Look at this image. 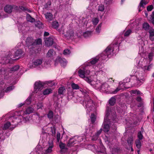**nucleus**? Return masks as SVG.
I'll return each instance as SVG.
<instances>
[{"instance_id": "obj_47", "label": "nucleus", "mask_w": 154, "mask_h": 154, "mask_svg": "<svg viewBox=\"0 0 154 154\" xmlns=\"http://www.w3.org/2000/svg\"><path fill=\"white\" fill-rule=\"evenodd\" d=\"M59 146L60 148L61 149H65V144L60 142L59 143Z\"/></svg>"}, {"instance_id": "obj_21", "label": "nucleus", "mask_w": 154, "mask_h": 154, "mask_svg": "<svg viewBox=\"0 0 154 154\" xmlns=\"http://www.w3.org/2000/svg\"><path fill=\"white\" fill-rule=\"evenodd\" d=\"M52 90L51 88H47L45 89L43 91V94L45 95H47L51 93Z\"/></svg>"}, {"instance_id": "obj_46", "label": "nucleus", "mask_w": 154, "mask_h": 154, "mask_svg": "<svg viewBox=\"0 0 154 154\" xmlns=\"http://www.w3.org/2000/svg\"><path fill=\"white\" fill-rule=\"evenodd\" d=\"M70 53V50L68 49H66L64 51L63 53L64 55H68Z\"/></svg>"}, {"instance_id": "obj_20", "label": "nucleus", "mask_w": 154, "mask_h": 154, "mask_svg": "<svg viewBox=\"0 0 154 154\" xmlns=\"http://www.w3.org/2000/svg\"><path fill=\"white\" fill-rule=\"evenodd\" d=\"M42 62V59H37L33 62V63L35 66H37L41 65Z\"/></svg>"}, {"instance_id": "obj_25", "label": "nucleus", "mask_w": 154, "mask_h": 154, "mask_svg": "<svg viewBox=\"0 0 154 154\" xmlns=\"http://www.w3.org/2000/svg\"><path fill=\"white\" fill-rule=\"evenodd\" d=\"M23 53L22 50L21 49H19L17 50L15 53V56L18 57L21 55Z\"/></svg>"}, {"instance_id": "obj_24", "label": "nucleus", "mask_w": 154, "mask_h": 154, "mask_svg": "<svg viewBox=\"0 0 154 154\" xmlns=\"http://www.w3.org/2000/svg\"><path fill=\"white\" fill-rule=\"evenodd\" d=\"M59 24L58 22L56 21H54L52 23V26L54 29H57L58 28Z\"/></svg>"}, {"instance_id": "obj_45", "label": "nucleus", "mask_w": 154, "mask_h": 154, "mask_svg": "<svg viewBox=\"0 0 154 154\" xmlns=\"http://www.w3.org/2000/svg\"><path fill=\"white\" fill-rule=\"evenodd\" d=\"M37 108L38 109H42L43 107V104L42 103H39L37 105Z\"/></svg>"}, {"instance_id": "obj_54", "label": "nucleus", "mask_w": 154, "mask_h": 154, "mask_svg": "<svg viewBox=\"0 0 154 154\" xmlns=\"http://www.w3.org/2000/svg\"><path fill=\"white\" fill-rule=\"evenodd\" d=\"M101 24H100L97 26L96 29V31L97 32V33H99L100 32V31L101 29Z\"/></svg>"}, {"instance_id": "obj_17", "label": "nucleus", "mask_w": 154, "mask_h": 154, "mask_svg": "<svg viewBox=\"0 0 154 154\" xmlns=\"http://www.w3.org/2000/svg\"><path fill=\"white\" fill-rule=\"evenodd\" d=\"M149 65L148 66H145L142 67V69L144 71H145L146 70H149L150 69L152 68L153 66L152 64L150 63V62H149Z\"/></svg>"}, {"instance_id": "obj_38", "label": "nucleus", "mask_w": 154, "mask_h": 154, "mask_svg": "<svg viewBox=\"0 0 154 154\" xmlns=\"http://www.w3.org/2000/svg\"><path fill=\"white\" fill-rule=\"evenodd\" d=\"M51 5V2L50 1H49L45 5V8L46 9H48L50 8V6Z\"/></svg>"}, {"instance_id": "obj_48", "label": "nucleus", "mask_w": 154, "mask_h": 154, "mask_svg": "<svg viewBox=\"0 0 154 154\" xmlns=\"http://www.w3.org/2000/svg\"><path fill=\"white\" fill-rule=\"evenodd\" d=\"M150 20L152 21V23H154V11L152 12V14L150 16Z\"/></svg>"}, {"instance_id": "obj_11", "label": "nucleus", "mask_w": 154, "mask_h": 154, "mask_svg": "<svg viewBox=\"0 0 154 154\" xmlns=\"http://www.w3.org/2000/svg\"><path fill=\"white\" fill-rule=\"evenodd\" d=\"M17 119L14 118V117H11L10 118V121H11L10 122L11 125L14 126L13 128L16 127V125H17L18 123V121H17Z\"/></svg>"}, {"instance_id": "obj_40", "label": "nucleus", "mask_w": 154, "mask_h": 154, "mask_svg": "<svg viewBox=\"0 0 154 154\" xmlns=\"http://www.w3.org/2000/svg\"><path fill=\"white\" fill-rule=\"evenodd\" d=\"M47 116L49 119H52L53 116V112L52 111H50L47 114Z\"/></svg>"}, {"instance_id": "obj_52", "label": "nucleus", "mask_w": 154, "mask_h": 154, "mask_svg": "<svg viewBox=\"0 0 154 154\" xmlns=\"http://www.w3.org/2000/svg\"><path fill=\"white\" fill-rule=\"evenodd\" d=\"M14 88V87L13 86H10L8 87L5 90V91L6 92H8L9 91H10L11 90H12Z\"/></svg>"}, {"instance_id": "obj_8", "label": "nucleus", "mask_w": 154, "mask_h": 154, "mask_svg": "<svg viewBox=\"0 0 154 154\" xmlns=\"http://www.w3.org/2000/svg\"><path fill=\"white\" fill-rule=\"evenodd\" d=\"M149 38L151 40L154 41V29H150L149 31ZM152 49L154 50V42L152 44Z\"/></svg>"}, {"instance_id": "obj_22", "label": "nucleus", "mask_w": 154, "mask_h": 154, "mask_svg": "<svg viewBox=\"0 0 154 154\" xmlns=\"http://www.w3.org/2000/svg\"><path fill=\"white\" fill-rule=\"evenodd\" d=\"M11 125L10 122H7L4 125L3 129V130H5L8 129L9 127Z\"/></svg>"}, {"instance_id": "obj_3", "label": "nucleus", "mask_w": 154, "mask_h": 154, "mask_svg": "<svg viewBox=\"0 0 154 154\" xmlns=\"http://www.w3.org/2000/svg\"><path fill=\"white\" fill-rule=\"evenodd\" d=\"M83 139L82 137L80 136H75L73 137L70 138L68 143L69 146H71L75 144H77L82 141Z\"/></svg>"}, {"instance_id": "obj_32", "label": "nucleus", "mask_w": 154, "mask_h": 154, "mask_svg": "<svg viewBox=\"0 0 154 154\" xmlns=\"http://www.w3.org/2000/svg\"><path fill=\"white\" fill-rule=\"evenodd\" d=\"M19 8L21 10L23 11H27L29 13L31 12V11L30 10L27 8L23 6H19Z\"/></svg>"}, {"instance_id": "obj_2", "label": "nucleus", "mask_w": 154, "mask_h": 154, "mask_svg": "<svg viewBox=\"0 0 154 154\" xmlns=\"http://www.w3.org/2000/svg\"><path fill=\"white\" fill-rule=\"evenodd\" d=\"M42 44V40L41 38H38L34 40L31 37H28L26 40V45L29 49L30 51L33 50L37 45H39Z\"/></svg>"}, {"instance_id": "obj_50", "label": "nucleus", "mask_w": 154, "mask_h": 154, "mask_svg": "<svg viewBox=\"0 0 154 154\" xmlns=\"http://www.w3.org/2000/svg\"><path fill=\"white\" fill-rule=\"evenodd\" d=\"M104 10V7L103 5H101L99 6L98 10L101 11H103Z\"/></svg>"}, {"instance_id": "obj_61", "label": "nucleus", "mask_w": 154, "mask_h": 154, "mask_svg": "<svg viewBox=\"0 0 154 154\" xmlns=\"http://www.w3.org/2000/svg\"><path fill=\"white\" fill-rule=\"evenodd\" d=\"M52 132L53 134L54 135L56 133V130L54 128H53L52 129Z\"/></svg>"}, {"instance_id": "obj_44", "label": "nucleus", "mask_w": 154, "mask_h": 154, "mask_svg": "<svg viewBox=\"0 0 154 154\" xmlns=\"http://www.w3.org/2000/svg\"><path fill=\"white\" fill-rule=\"evenodd\" d=\"M19 66L18 65L16 66L13 67L11 69V71H17L19 69Z\"/></svg>"}, {"instance_id": "obj_18", "label": "nucleus", "mask_w": 154, "mask_h": 154, "mask_svg": "<svg viewBox=\"0 0 154 154\" xmlns=\"http://www.w3.org/2000/svg\"><path fill=\"white\" fill-rule=\"evenodd\" d=\"M55 52L53 49L49 50L47 54V57H51L53 56Z\"/></svg>"}, {"instance_id": "obj_27", "label": "nucleus", "mask_w": 154, "mask_h": 154, "mask_svg": "<svg viewBox=\"0 0 154 154\" xmlns=\"http://www.w3.org/2000/svg\"><path fill=\"white\" fill-rule=\"evenodd\" d=\"M149 24L147 23H144L143 24V28L145 30H148L149 28Z\"/></svg>"}, {"instance_id": "obj_41", "label": "nucleus", "mask_w": 154, "mask_h": 154, "mask_svg": "<svg viewBox=\"0 0 154 154\" xmlns=\"http://www.w3.org/2000/svg\"><path fill=\"white\" fill-rule=\"evenodd\" d=\"M128 83L127 82H125V80H124V82L122 83V85L124 86V88L126 89H128L131 87L130 86L128 85Z\"/></svg>"}, {"instance_id": "obj_1", "label": "nucleus", "mask_w": 154, "mask_h": 154, "mask_svg": "<svg viewBox=\"0 0 154 154\" xmlns=\"http://www.w3.org/2000/svg\"><path fill=\"white\" fill-rule=\"evenodd\" d=\"M82 93L84 95V100L83 101V105L85 108L87 109V110L89 112L91 110L93 106V101L88 95L87 93L84 91H82Z\"/></svg>"}, {"instance_id": "obj_9", "label": "nucleus", "mask_w": 154, "mask_h": 154, "mask_svg": "<svg viewBox=\"0 0 154 154\" xmlns=\"http://www.w3.org/2000/svg\"><path fill=\"white\" fill-rule=\"evenodd\" d=\"M109 46H112V50L114 54H116L119 51V47L117 42H116L115 44H111Z\"/></svg>"}, {"instance_id": "obj_5", "label": "nucleus", "mask_w": 154, "mask_h": 154, "mask_svg": "<svg viewBox=\"0 0 154 154\" xmlns=\"http://www.w3.org/2000/svg\"><path fill=\"white\" fill-rule=\"evenodd\" d=\"M99 84H98L97 83L96 85V86L98 88L102 90L103 91H106L108 90L107 88L108 87V85L107 84H102L100 83L98 81Z\"/></svg>"}, {"instance_id": "obj_42", "label": "nucleus", "mask_w": 154, "mask_h": 154, "mask_svg": "<svg viewBox=\"0 0 154 154\" xmlns=\"http://www.w3.org/2000/svg\"><path fill=\"white\" fill-rule=\"evenodd\" d=\"M133 141V138L131 137L128 138L127 140V142L128 145L129 146H131Z\"/></svg>"}, {"instance_id": "obj_60", "label": "nucleus", "mask_w": 154, "mask_h": 154, "mask_svg": "<svg viewBox=\"0 0 154 154\" xmlns=\"http://www.w3.org/2000/svg\"><path fill=\"white\" fill-rule=\"evenodd\" d=\"M120 90V89L117 88L115 91L113 92V93L114 94H116L118 91H119Z\"/></svg>"}, {"instance_id": "obj_56", "label": "nucleus", "mask_w": 154, "mask_h": 154, "mask_svg": "<svg viewBox=\"0 0 154 154\" xmlns=\"http://www.w3.org/2000/svg\"><path fill=\"white\" fill-rule=\"evenodd\" d=\"M60 134L59 132H57V138L58 142H59L60 140Z\"/></svg>"}, {"instance_id": "obj_14", "label": "nucleus", "mask_w": 154, "mask_h": 154, "mask_svg": "<svg viewBox=\"0 0 154 154\" xmlns=\"http://www.w3.org/2000/svg\"><path fill=\"white\" fill-rule=\"evenodd\" d=\"M26 19L27 21L31 23H33L35 20V19L32 17L30 15L28 14H26Z\"/></svg>"}, {"instance_id": "obj_53", "label": "nucleus", "mask_w": 154, "mask_h": 154, "mask_svg": "<svg viewBox=\"0 0 154 154\" xmlns=\"http://www.w3.org/2000/svg\"><path fill=\"white\" fill-rule=\"evenodd\" d=\"M146 9L148 11H151L153 9V6L152 5H151L148 6Z\"/></svg>"}, {"instance_id": "obj_36", "label": "nucleus", "mask_w": 154, "mask_h": 154, "mask_svg": "<svg viewBox=\"0 0 154 154\" xmlns=\"http://www.w3.org/2000/svg\"><path fill=\"white\" fill-rule=\"evenodd\" d=\"M36 27H38L39 28H42L43 26L42 23L39 21H38L35 24Z\"/></svg>"}, {"instance_id": "obj_43", "label": "nucleus", "mask_w": 154, "mask_h": 154, "mask_svg": "<svg viewBox=\"0 0 154 154\" xmlns=\"http://www.w3.org/2000/svg\"><path fill=\"white\" fill-rule=\"evenodd\" d=\"M131 93L134 94H137V95H140L141 94V92L137 90H132Z\"/></svg>"}, {"instance_id": "obj_4", "label": "nucleus", "mask_w": 154, "mask_h": 154, "mask_svg": "<svg viewBox=\"0 0 154 154\" xmlns=\"http://www.w3.org/2000/svg\"><path fill=\"white\" fill-rule=\"evenodd\" d=\"M113 54L114 53L112 50V46H109L105 50L104 54H102L101 56L103 57V56H104V59H105L107 57L110 58Z\"/></svg>"}, {"instance_id": "obj_16", "label": "nucleus", "mask_w": 154, "mask_h": 154, "mask_svg": "<svg viewBox=\"0 0 154 154\" xmlns=\"http://www.w3.org/2000/svg\"><path fill=\"white\" fill-rule=\"evenodd\" d=\"M78 73L79 76L81 78H84L85 76L84 70L80 69L78 71Z\"/></svg>"}, {"instance_id": "obj_57", "label": "nucleus", "mask_w": 154, "mask_h": 154, "mask_svg": "<svg viewBox=\"0 0 154 154\" xmlns=\"http://www.w3.org/2000/svg\"><path fill=\"white\" fill-rule=\"evenodd\" d=\"M47 83L48 85H49V84L51 83V85H49V86H53V85H54V82H52L51 81H49L47 82Z\"/></svg>"}, {"instance_id": "obj_31", "label": "nucleus", "mask_w": 154, "mask_h": 154, "mask_svg": "<svg viewBox=\"0 0 154 154\" xmlns=\"http://www.w3.org/2000/svg\"><path fill=\"white\" fill-rule=\"evenodd\" d=\"M154 55V53L152 52L149 53L148 55V57L149 60V62H151L152 61Z\"/></svg>"}, {"instance_id": "obj_55", "label": "nucleus", "mask_w": 154, "mask_h": 154, "mask_svg": "<svg viewBox=\"0 0 154 154\" xmlns=\"http://www.w3.org/2000/svg\"><path fill=\"white\" fill-rule=\"evenodd\" d=\"M84 80L86 81L88 83L91 84V82H92V81L88 77H85V76L84 77Z\"/></svg>"}, {"instance_id": "obj_12", "label": "nucleus", "mask_w": 154, "mask_h": 154, "mask_svg": "<svg viewBox=\"0 0 154 154\" xmlns=\"http://www.w3.org/2000/svg\"><path fill=\"white\" fill-rule=\"evenodd\" d=\"M45 18L48 21H50L53 19V15L50 12H47L44 14Z\"/></svg>"}, {"instance_id": "obj_64", "label": "nucleus", "mask_w": 154, "mask_h": 154, "mask_svg": "<svg viewBox=\"0 0 154 154\" xmlns=\"http://www.w3.org/2000/svg\"><path fill=\"white\" fill-rule=\"evenodd\" d=\"M49 32H45L44 33V36H46L49 35Z\"/></svg>"}, {"instance_id": "obj_34", "label": "nucleus", "mask_w": 154, "mask_h": 154, "mask_svg": "<svg viewBox=\"0 0 154 154\" xmlns=\"http://www.w3.org/2000/svg\"><path fill=\"white\" fill-rule=\"evenodd\" d=\"M91 122H92V123H94L95 122V121L96 120V116L94 114H92L91 115Z\"/></svg>"}, {"instance_id": "obj_10", "label": "nucleus", "mask_w": 154, "mask_h": 154, "mask_svg": "<svg viewBox=\"0 0 154 154\" xmlns=\"http://www.w3.org/2000/svg\"><path fill=\"white\" fill-rule=\"evenodd\" d=\"M54 40L51 37L47 38L45 40V45L49 47L52 45L54 43Z\"/></svg>"}, {"instance_id": "obj_63", "label": "nucleus", "mask_w": 154, "mask_h": 154, "mask_svg": "<svg viewBox=\"0 0 154 154\" xmlns=\"http://www.w3.org/2000/svg\"><path fill=\"white\" fill-rule=\"evenodd\" d=\"M137 81H139L140 82H142L144 81V79L143 78L139 79V78L137 79Z\"/></svg>"}, {"instance_id": "obj_39", "label": "nucleus", "mask_w": 154, "mask_h": 154, "mask_svg": "<svg viewBox=\"0 0 154 154\" xmlns=\"http://www.w3.org/2000/svg\"><path fill=\"white\" fill-rule=\"evenodd\" d=\"M93 133V131L91 130V129H87L86 130V131L85 132V134L86 135H88L89 136H91L92 134Z\"/></svg>"}, {"instance_id": "obj_51", "label": "nucleus", "mask_w": 154, "mask_h": 154, "mask_svg": "<svg viewBox=\"0 0 154 154\" xmlns=\"http://www.w3.org/2000/svg\"><path fill=\"white\" fill-rule=\"evenodd\" d=\"M98 59L96 58H95L92 59L90 61V63L92 64H94L98 62Z\"/></svg>"}, {"instance_id": "obj_30", "label": "nucleus", "mask_w": 154, "mask_h": 154, "mask_svg": "<svg viewBox=\"0 0 154 154\" xmlns=\"http://www.w3.org/2000/svg\"><path fill=\"white\" fill-rule=\"evenodd\" d=\"M71 86L73 89H78L79 88V87L78 85L74 83H72L71 85Z\"/></svg>"}, {"instance_id": "obj_29", "label": "nucleus", "mask_w": 154, "mask_h": 154, "mask_svg": "<svg viewBox=\"0 0 154 154\" xmlns=\"http://www.w3.org/2000/svg\"><path fill=\"white\" fill-rule=\"evenodd\" d=\"M33 109L31 107H28L26 110V113L29 114L33 112Z\"/></svg>"}, {"instance_id": "obj_33", "label": "nucleus", "mask_w": 154, "mask_h": 154, "mask_svg": "<svg viewBox=\"0 0 154 154\" xmlns=\"http://www.w3.org/2000/svg\"><path fill=\"white\" fill-rule=\"evenodd\" d=\"M92 21L94 25H96L99 22V20L98 18H95L92 19Z\"/></svg>"}, {"instance_id": "obj_19", "label": "nucleus", "mask_w": 154, "mask_h": 154, "mask_svg": "<svg viewBox=\"0 0 154 154\" xmlns=\"http://www.w3.org/2000/svg\"><path fill=\"white\" fill-rule=\"evenodd\" d=\"M92 31H88L83 33V36L85 38H87L91 36L92 35Z\"/></svg>"}, {"instance_id": "obj_28", "label": "nucleus", "mask_w": 154, "mask_h": 154, "mask_svg": "<svg viewBox=\"0 0 154 154\" xmlns=\"http://www.w3.org/2000/svg\"><path fill=\"white\" fill-rule=\"evenodd\" d=\"M65 91V89L64 87H60L58 91V94H63L64 91Z\"/></svg>"}, {"instance_id": "obj_37", "label": "nucleus", "mask_w": 154, "mask_h": 154, "mask_svg": "<svg viewBox=\"0 0 154 154\" xmlns=\"http://www.w3.org/2000/svg\"><path fill=\"white\" fill-rule=\"evenodd\" d=\"M132 32L131 30L130 29H129L125 32L124 34V35L125 37L128 36Z\"/></svg>"}, {"instance_id": "obj_49", "label": "nucleus", "mask_w": 154, "mask_h": 154, "mask_svg": "<svg viewBox=\"0 0 154 154\" xmlns=\"http://www.w3.org/2000/svg\"><path fill=\"white\" fill-rule=\"evenodd\" d=\"M138 137V138L139 140H141L143 139V135L141 131L138 132L137 135Z\"/></svg>"}, {"instance_id": "obj_35", "label": "nucleus", "mask_w": 154, "mask_h": 154, "mask_svg": "<svg viewBox=\"0 0 154 154\" xmlns=\"http://www.w3.org/2000/svg\"><path fill=\"white\" fill-rule=\"evenodd\" d=\"M135 144L136 147L140 149L141 146V143L140 140H137L135 141Z\"/></svg>"}, {"instance_id": "obj_59", "label": "nucleus", "mask_w": 154, "mask_h": 154, "mask_svg": "<svg viewBox=\"0 0 154 154\" xmlns=\"http://www.w3.org/2000/svg\"><path fill=\"white\" fill-rule=\"evenodd\" d=\"M136 100L138 102H140L141 101L142 99L140 97H138L136 98Z\"/></svg>"}, {"instance_id": "obj_15", "label": "nucleus", "mask_w": 154, "mask_h": 154, "mask_svg": "<svg viewBox=\"0 0 154 154\" xmlns=\"http://www.w3.org/2000/svg\"><path fill=\"white\" fill-rule=\"evenodd\" d=\"M148 2L146 0H141L139 4V7H141L143 8H145V5L147 4Z\"/></svg>"}, {"instance_id": "obj_26", "label": "nucleus", "mask_w": 154, "mask_h": 154, "mask_svg": "<svg viewBox=\"0 0 154 154\" xmlns=\"http://www.w3.org/2000/svg\"><path fill=\"white\" fill-rule=\"evenodd\" d=\"M109 129V126L108 124H105L104 125L103 131L105 132H108Z\"/></svg>"}, {"instance_id": "obj_62", "label": "nucleus", "mask_w": 154, "mask_h": 154, "mask_svg": "<svg viewBox=\"0 0 154 154\" xmlns=\"http://www.w3.org/2000/svg\"><path fill=\"white\" fill-rule=\"evenodd\" d=\"M31 101V97H29L26 100V102H28L27 103H30V102Z\"/></svg>"}, {"instance_id": "obj_58", "label": "nucleus", "mask_w": 154, "mask_h": 154, "mask_svg": "<svg viewBox=\"0 0 154 154\" xmlns=\"http://www.w3.org/2000/svg\"><path fill=\"white\" fill-rule=\"evenodd\" d=\"M85 71V76H87L88 75H89L90 73V71L89 70H84Z\"/></svg>"}, {"instance_id": "obj_7", "label": "nucleus", "mask_w": 154, "mask_h": 154, "mask_svg": "<svg viewBox=\"0 0 154 154\" xmlns=\"http://www.w3.org/2000/svg\"><path fill=\"white\" fill-rule=\"evenodd\" d=\"M16 7L14 5H7L4 7V11L7 13H10L12 11L13 8Z\"/></svg>"}, {"instance_id": "obj_23", "label": "nucleus", "mask_w": 154, "mask_h": 154, "mask_svg": "<svg viewBox=\"0 0 154 154\" xmlns=\"http://www.w3.org/2000/svg\"><path fill=\"white\" fill-rule=\"evenodd\" d=\"M116 102V99L115 98L112 97L109 100V103L111 106L114 105Z\"/></svg>"}, {"instance_id": "obj_6", "label": "nucleus", "mask_w": 154, "mask_h": 154, "mask_svg": "<svg viewBox=\"0 0 154 154\" xmlns=\"http://www.w3.org/2000/svg\"><path fill=\"white\" fill-rule=\"evenodd\" d=\"M34 89L35 91L38 90L45 86V83L41 81L36 82L35 84Z\"/></svg>"}, {"instance_id": "obj_13", "label": "nucleus", "mask_w": 154, "mask_h": 154, "mask_svg": "<svg viewBox=\"0 0 154 154\" xmlns=\"http://www.w3.org/2000/svg\"><path fill=\"white\" fill-rule=\"evenodd\" d=\"M49 146L48 147V149L45 150L44 152H45L46 153H50L52 151V148L54 147V144L52 142H51L50 143H49Z\"/></svg>"}]
</instances>
